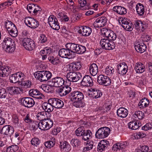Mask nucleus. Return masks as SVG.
I'll use <instances>...</instances> for the list:
<instances>
[{
  "label": "nucleus",
  "mask_w": 152,
  "mask_h": 152,
  "mask_svg": "<svg viewBox=\"0 0 152 152\" xmlns=\"http://www.w3.org/2000/svg\"><path fill=\"white\" fill-rule=\"evenodd\" d=\"M71 101L73 102V105L77 108L83 107L84 103L83 100L84 98L83 94L77 91L72 92L70 94Z\"/></svg>",
  "instance_id": "nucleus-1"
},
{
  "label": "nucleus",
  "mask_w": 152,
  "mask_h": 152,
  "mask_svg": "<svg viewBox=\"0 0 152 152\" xmlns=\"http://www.w3.org/2000/svg\"><path fill=\"white\" fill-rule=\"evenodd\" d=\"M34 76L40 82H45L51 78L52 74L49 71H39L35 72Z\"/></svg>",
  "instance_id": "nucleus-2"
},
{
  "label": "nucleus",
  "mask_w": 152,
  "mask_h": 152,
  "mask_svg": "<svg viewBox=\"0 0 152 152\" xmlns=\"http://www.w3.org/2000/svg\"><path fill=\"white\" fill-rule=\"evenodd\" d=\"M76 135L77 136H83V139L86 141L91 139L92 134L90 130H85L83 127L78 128L75 131Z\"/></svg>",
  "instance_id": "nucleus-3"
},
{
  "label": "nucleus",
  "mask_w": 152,
  "mask_h": 152,
  "mask_svg": "<svg viewBox=\"0 0 152 152\" xmlns=\"http://www.w3.org/2000/svg\"><path fill=\"white\" fill-rule=\"evenodd\" d=\"M100 44L103 49L107 50L113 49L115 46L113 42L107 38L102 39L100 41Z\"/></svg>",
  "instance_id": "nucleus-4"
},
{
  "label": "nucleus",
  "mask_w": 152,
  "mask_h": 152,
  "mask_svg": "<svg viewBox=\"0 0 152 152\" xmlns=\"http://www.w3.org/2000/svg\"><path fill=\"white\" fill-rule=\"evenodd\" d=\"M110 132V129L108 127L100 128L96 132L95 137L96 138L99 139L104 138L108 136Z\"/></svg>",
  "instance_id": "nucleus-5"
},
{
  "label": "nucleus",
  "mask_w": 152,
  "mask_h": 152,
  "mask_svg": "<svg viewBox=\"0 0 152 152\" xmlns=\"http://www.w3.org/2000/svg\"><path fill=\"white\" fill-rule=\"evenodd\" d=\"M53 121L49 119H45L38 124L39 128L42 130H47L50 129L53 125Z\"/></svg>",
  "instance_id": "nucleus-6"
},
{
  "label": "nucleus",
  "mask_w": 152,
  "mask_h": 152,
  "mask_svg": "<svg viewBox=\"0 0 152 152\" xmlns=\"http://www.w3.org/2000/svg\"><path fill=\"white\" fill-rule=\"evenodd\" d=\"M22 43L25 48L29 51L32 50L35 47L34 41L31 39L28 38H24L22 40Z\"/></svg>",
  "instance_id": "nucleus-7"
},
{
  "label": "nucleus",
  "mask_w": 152,
  "mask_h": 152,
  "mask_svg": "<svg viewBox=\"0 0 152 152\" xmlns=\"http://www.w3.org/2000/svg\"><path fill=\"white\" fill-rule=\"evenodd\" d=\"M69 50L66 48L61 49L59 50L58 54L60 57L63 58L69 59L74 58L75 57L74 53Z\"/></svg>",
  "instance_id": "nucleus-8"
},
{
  "label": "nucleus",
  "mask_w": 152,
  "mask_h": 152,
  "mask_svg": "<svg viewBox=\"0 0 152 152\" xmlns=\"http://www.w3.org/2000/svg\"><path fill=\"white\" fill-rule=\"evenodd\" d=\"M14 132V128L10 125H6L0 129V134L3 133L4 135L10 137V139L12 138Z\"/></svg>",
  "instance_id": "nucleus-9"
},
{
  "label": "nucleus",
  "mask_w": 152,
  "mask_h": 152,
  "mask_svg": "<svg viewBox=\"0 0 152 152\" xmlns=\"http://www.w3.org/2000/svg\"><path fill=\"white\" fill-rule=\"evenodd\" d=\"M65 81L61 77H56L53 78L48 83L51 86L57 87L63 86L64 83Z\"/></svg>",
  "instance_id": "nucleus-10"
},
{
  "label": "nucleus",
  "mask_w": 152,
  "mask_h": 152,
  "mask_svg": "<svg viewBox=\"0 0 152 152\" xmlns=\"http://www.w3.org/2000/svg\"><path fill=\"white\" fill-rule=\"evenodd\" d=\"M118 22L126 30L130 31L132 30L133 27L131 23L128 21L127 18L121 17L118 19Z\"/></svg>",
  "instance_id": "nucleus-11"
},
{
  "label": "nucleus",
  "mask_w": 152,
  "mask_h": 152,
  "mask_svg": "<svg viewBox=\"0 0 152 152\" xmlns=\"http://www.w3.org/2000/svg\"><path fill=\"white\" fill-rule=\"evenodd\" d=\"M102 34L109 40H115L117 38L116 34L113 31L106 28H104L102 31Z\"/></svg>",
  "instance_id": "nucleus-12"
},
{
  "label": "nucleus",
  "mask_w": 152,
  "mask_h": 152,
  "mask_svg": "<svg viewBox=\"0 0 152 152\" xmlns=\"http://www.w3.org/2000/svg\"><path fill=\"white\" fill-rule=\"evenodd\" d=\"M24 23L26 25L31 28H36L39 26L38 21L30 17L26 18L24 20Z\"/></svg>",
  "instance_id": "nucleus-13"
},
{
  "label": "nucleus",
  "mask_w": 152,
  "mask_h": 152,
  "mask_svg": "<svg viewBox=\"0 0 152 152\" xmlns=\"http://www.w3.org/2000/svg\"><path fill=\"white\" fill-rule=\"evenodd\" d=\"M97 81L100 84L105 86H109L111 83V81L110 78L103 75H99L98 77Z\"/></svg>",
  "instance_id": "nucleus-14"
},
{
  "label": "nucleus",
  "mask_w": 152,
  "mask_h": 152,
  "mask_svg": "<svg viewBox=\"0 0 152 152\" xmlns=\"http://www.w3.org/2000/svg\"><path fill=\"white\" fill-rule=\"evenodd\" d=\"M27 9L30 13H33L34 15L40 14L42 10L41 8L37 5L32 4L27 5Z\"/></svg>",
  "instance_id": "nucleus-15"
},
{
  "label": "nucleus",
  "mask_w": 152,
  "mask_h": 152,
  "mask_svg": "<svg viewBox=\"0 0 152 152\" xmlns=\"http://www.w3.org/2000/svg\"><path fill=\"white\" fill-rule=\"evenodd\" d=\"M80 73L75 72H70L66 75V78L68 81L72 82L78 81L80 78Z\"/></svg>",
  "instance_id": "nucleus-16"
},
{
  "label": "nucleus",
  "mask_w": 152,
  "mask_h": 152,
  "mask_svg": "<svg viewBox=\"0 0 152 152\" xmlns=\"http://www.w3.org/2000/svg\"><path fill=\"white\" fill-rule=\"evenodd\" d=\"M48 102L52 104L54 107L56 108H60L64 106L63 102L58 98H52L48 100Z\"/></svg>",
  "instance_id": "nucleus-17"
},
{
  "label": "nucleus",
  "mask_w": 152,
  "mask_h": 152,
  "mask_svg": "<svg viewBox=\"0 0 152 152\" xmlns=\"http://www.w3.org/2000/svg\"><path fill=\"white\" fill-rule=\"evenodd\" d=\"M107 19L105 17H101L99 18L94 23L93 26L94 28L102 27L106 24Z\"/></svg>",
  "instance_id": "nucleus-18"
},
{
  "label": "nucleus",
  "mask_w": 152,
  "mask_h": 152,
  "mask_svg": "<svg viewBox=\"0 0 152 152\" xmlns=\"http://www.w3.org/2000/svg\"><path fill=\"white\" fill-rule=\"evenodd\" d=\"M23 75L22 73L19 72L12 74L9 78L10 82L15 83L22 81L23 79Z\"/></svg>",
  "instance_id": "nucleus-19"
},
{
  "label": "nucleus",
  "mask_w": 152,
  "mask_h": 152,
  "mask_svg": "<svg viewBox=\"0 0 152 152\" xmlns=\"http://www.w3.org/2000/svg\"><path fill=\"white\" fill-rule=\"evenodd\" d=\"M128 68L125 62L120 63L117 65L118 73L121 75H125L127 72Z\"/></svg>",
  "instance_id": "nucleus-20"
},
{
  "label": "nucleus",
  "mask_w": 152,
  "mask_h": 152,
  "mask_svg": "<svg viewBox=\"0 0 152 152\" xmlns=\"http://www.w3.org/2000/svg\"><path fill=\"white\" fill-rule=\"evenodd\" d=\"M21 102L25 107L28 108L33 107L35 104V102L33 99L29 97L23 98L21 99Z\"/></svg>",
  "instance_id": "nucleus-21"
},
{
  "label": "nucleus",
  "mask_w": 152,
  "mask_h": 152,
  "mask_svg": "<svg viewBox=\"0 0 152 152\" xmlns=\"http://www.w3.org/2000/svg\"><path fill=\"white\" fill-rule=\"evenodd\" d=\"M12 70L11 67L5 66H2V64L0 68V76L3 77H7L11 73Z\"/></svg>",
  "instance_id": "nucleus-22"
},
{
  "label": "nucleus",
  "mask_w": 152,
  "mask_h": 152,
  "mask_svg": "<svg viewBox=\"0 0 152 152\" xmlns=\"http://www.w3.org/2000/svg\"><path fill=\"white\" fill-rule=\"evenodd\" d=\"M93 81L92 77L89 75L85 76L81 82V84L84 86H93Z\"/></svg>",
  "instance_id": "nucleus-23"
},
{
  "label": "nucleus",
  "mask_w": 152,
  "mask_h": 152,
  "mask_svg": "<svg viewBox=\"0 0 152 152\" xmlns=\"http://www.w3.org/2000/svg\"><path fill=\"white\" fill-rule=\"evenodd\" d=\"M29 93L30 96L37 99H42L44 96L37 89L30 90Z\"/></svg>",
  "instance_id": "nucleus-24"
},
{
  "label": "nucleus",
  "mask_w": 152,
  "mask_h": 152,
  "mask_svg": "<svg viewBox=\"0 0 152 152\" xmlns=\"http://www.w3.org/2000/svg\"><path fill=\"white\" fill-rule=\"evenodd\" d=\"M128 145L126 142L118 143L113 145L112 150L114 151H119L120 150H123Z\"/></svg>",
  "instance_id": "nucleus-25"
},
{
  "label": "nucleus",
  "mask_w": 152,
  "mask_h": 152,
  "mask_svg": "<svg viewBox=\"0 0 152 152\" xmlns=\"http://www.w3.org/2000/svg\"><path fill=\"white\" fill-rule=\"evenodd\" d=\"M7 90L9 94L11 95L20 94L22 93L23 91L22 88L15 86L7 88Z\"/></svg>",
  "instance_id": "nucleus-26"
},
{
  "label": "nucleus",
  "mask_w": 152,
  "mask_h": 152,
  "mask_svg": "<svg viewBox=\"0 0 152 152\" xmlns=\"http://www.w3.org/2000/svg\"><path fill=\"white\" fill-rule=\"evenodd\" d=\"M71 89L70 87L68 86H65L59 89L58 92L61 96H65L70 92Z\"/></svg>",
  "instance_id": "nucleus-27"
},
{
  "label": "nucleus",
  "mask_w": 152,
  "mask_h": 152,
  "mask_svg": "<svg viewBox=\"0 0 152 152\" xmlns=\"http://www.w3.org/2000/svg\"><path fill=\"white\" fill-rule=\"evenodd\" d=\"M134 25L136 29L142 31H143L146 28L145 23L141 20L135 21Z\"/></svg>",
  "instance_id": "nucleus-28"
},
{
  "label": "nucleus",
  "mask_w": 152,
  "mask_h": 152,
  "mask_svg": "<svg viewBox=\"0 0 152 152\" xmlns=\"http://www.w3.org/2000/svg\"><path fill=\"white\" fill-rule=\"evenodd\" d=\"M51 53V49L48 47L44 48L40 52V54L42 56V59L43 60H45Z\"/></svg>",
  "instance_id": "nucleus-29"
},
{
  "label": "nucleus",
  "mask_w": 152,
  "mask_h": 152,
  "mask_svg": "<svg viewBox=\"0 0 152 152\" xmlns=\"http://www.w3.org/2000/svg\"><path fill=\"white\" fill-rule=\"evenodd\" d=\"M51 114L50 113L45 111H42L38 113L37 115V118L38 120L42 121L46 119V117L48 118L50 117Z\"/></svg>",
  "instance_id": "nucleus-30"
},
{
  "label": "nucleus",
  "mask_w": 152,
  "mask_h": 152,
  "mask_svg": "<svg viewBox=\"0 0 152 152\" xmlns=\"http://www.w3.org/2000/svg\"><path fill=\"white\" fill-rule=\"evenodd\" d=\"M128 110L124 107H121L118 109L117 111V115L121 118H126L128 114Z\"/></svg>",
  "instance_id": "nucleus-31"
},
{
  "label": "nucleus",
  "mask_w": 152,
  "mask_h": 152,
  "mask_svg": "<svg viewBox=\"0 0 152 152\" xmlns=\"http://www.w3.org/2000/svg\"><path fill=\"white\" fill-rule=\"evenodd\" d=\"M60 147L61 151L69 152L71 150V147L68 143L66 141L60 142Z\"/></svg>",
  "instance_id": "nucleus-32"
},
{
  "label": "nucleus",
  "mask_w": 152,
  "mask_h": 152,
  "mask_svg": "<svg viewBox=\"0 0 152 152\" xmlns=\"http://www.w3.org/2000/svg\"><path fill=\"white\" fill-rule=\"evenodd\" d=\"M98 69V66L95 63H92L88 66L89 72L93 76H95L97 74Z\"/></svg>",
  "instance_id": "nucleus-33"
},
{
  "label": "nucleus",
  "mask_w": 152,
  "mask_h": 152,
  "mask_svg": "<svg viewBox=\"0 0 152 152\" xmlns=\"http://www.w3.org/2000/svg\"><path fill=\"white\" fill-rule=\"evenodd\" d=\"M134 47L136 50L140 53L144 52L147 48L146 45L143 43H137L136 44Z\"/></svg>",
  "instance_id": "nucleus-34"
},
{
  "label": "nucleus",
  "mask_w": 152,
  "mask_h": 152,
  "mask_svg": "<svg viewBox=\"0 0 152 152\" xmlns=\"http://www.w3.org/2000/svg\"><path fill=\"white\" fill-rule=\"evenodd\" d=\"M79 33L81 34L82 36L86 37L89 36L92 32L91 28L86 26L83 27L82 30L78 31Z\"/></svg>",
  "instance_id": "nucleus-35"
},
{
  "label": "nucleus",
  "mask_w": 152,
  "mask_h": 152,
  "mask_svg": "<svg viewBox=\"0 0 152 152\" xmlns=\"http://www.w3.org/2000/svg\"><path fill=\"white\" fill-rule=\"evenodd\" d=\"M113 10L114 11L121 15H124L127 13L126 9L125 7L119 6H114Z\"/></svg>",
  "instance_id": "nucleus-36"
},
{
  "label": "nucleus",
  "mask_w": 152,
  "mask_h": 152,
  "mask_svg": "<svg viewBox=\"0 0 152 152\" xmlns=\"http://www.w3.org/2000/svg\"><path fill=\"white\" fill-rule=\"evenodd\" d=\"M149 104V102L148 98L144 97L139 102L138 106L141 109H144L148 107Z\"/></svg>",
  "instance_id": "nucleus-37"
},
{
  "label": "nucleus",
  "mask_w": 152,
  "mask_h": 152,
  "mask_svg": "<svg viewBox=\"0 0 152 152\" xmlns=\"http://www.w3.org/2000/svg\"><path fill=\"white\" fill-rule=\"evenodd\" d=\"M145 66L140 62H137L135 64V69L137 73H141L145 71Z\"/></svg>",
  "instance_id": "nucleus-38"
},
{
  "label": "nucleus",
  "mask_w": 152,
  "mask_h": 152,
  "mask_svg": "<svg viewBox=\"0 0 152 152\" xmlns=\"http://www.w3.org/2000/svg\"><path fill=\"white\" fill-rule=\"evenodd\" d=\"M82 65V64L80 62H76L75 63L71 64L69 65V68L73 71H77L81 69Z\"/></svg>",
  "instance_id": "nucleus-39"
},
{
  "label": "nucleus",
  "mask_w": 152,
  "mask_h": 152,
  "mask_svg": "<svg viewBox=\"0 0 152 152\" xmlns=\"http://www.w3.org/2000/svg\"><path fill=\"white\" fill-rule=\"evenodd\" d=\"M79 45L74 43H69L66 44L65 46L66 48L70 49L69 50L72 51H73L75 55L77 49Z\"/></svg>",
  "instance_id": "nucleus-40"
},
{
  "label": "nucleus",
  "mask_w": 152,
  "mask_h": 152,
  "mask_svg": "<svg viewBox=\"0 0 152 152\" xmlns=\"http://www.w3.org/2000/svg\"><path fill=\"white\" fill-rule=\"evenodd\" d=\"M136 10L137 13L140 15H143L145 12L144 6L141 4L138 3L136 6Z\"/></svg>",
  "instance_id": "nucleus-41"
},
{
  "label": "nucleus",
  "mask_w": 152,
  "mask_h": 152,
  "mask_svg": "<svg viewBox=\"0 0 152 152\" xmlns=\"http://www.w3.org/2000/svg\"><path fill=\"white\" fill-rule=\"evenodd\" d=\"M91 94L94 98L97 99L101 97L102 95V92L100 90L93 89L91 91Z\"/></svg>",
  "instance_id": "nucleus-42"
},
{
  "label": "nucleus",
  "mask_w": 152,
  "mask_h": 152,
  "mask_svg": "<svg viewBox=\"0 0 152 152\" xmlns=\"http://www.w3.org/2000/svg\"><path fill=\"white\" fill-rule=\"evenodd\" d=\"M14 42L11 38L9 37L6 36L3 41V44L4 47L11 45H13Z\"/></svg>",
  "instance_id": "nucleus-43"
},
{
  "label": "nucleus",
  "mask_w": 152,
  "mask_h": 152,
  "mask_svg": "<svg viewBox=\"0 0 152 152\" xmlns=\"http://www.w3.org/2000/svg\"><path fill=\"white\" fill-rule=\"evenodd\" d=\"M79 3L80 5V9L83 10H88L89 7L87 5V1L86 0H78Z\"/></svg>",
  "instance_id": "nucleus-44"
},
{
  "label": "nucleus",
  "mask_w": 152,
  "mask_h": 152,
  "mask_svg": "<svg viewBox=\"0 0 152 152\" xmlns=\"http://www.w3.org/2000/svg\"><path fill=\"white\" fill-rule=\"evenodd\" d=\"M42 107L44 110L46 112H50L52 111L53 110V106L52 104H50L48 102V103L45 102L43 104Z\"/></svg>",
  "instance_id": "nucleus-45"
},
{
  "label": "nucleus",
  "mask_w": 152,
  "mask_h": 152,
  "mask_svg": "<svg viewBox=\"0 0 152 152\" xmlns=\"http://www.w3.org/2000/svg\"><path fill=\"white\" fill-rule=\"evenodd\" d=\"M114 71L115 70L113 67L107 66L105 68L104 72L107 75L112 76L114 74Z\"/></svg>",
  "instance_id": "nucleus-46"
},
{
  "label": "nucleus",
  "mask_w": 152,
  "mask_h": 152,
  "mask_svg": "<svg viewBox=\"0 0 152 152\" xmlns=\"http://www.w3.org/2000/svg\"><path fill=\"white\" fill-rule=\"evenodd\" d=\"M128 128L132 130H136L139 127V124H137V122L136 121H133L129 122L128 124Z\"/></svg>",
  "instance_id": "nucleus-47"
},
{
  "label": "nucleus",
  "mask_w": 152,
  "mask_h": 152,
  "mask_svg": "<svg viewBox=\"0 0 152 152\" xmlns=\"http://www.w3.org/2000/svg\"><path fill=\"white\" fill-rule=\"evenodd\" d=\"M4 24L8 31L16 26L11 21L8 20L4 21Z\"/></svg>",
  "instance_id": "nucleus-48"
},
{
  "label": "nucleus",
  "mask_w": 152,
  "mask_h": 152,
  "mask_svg": "<svg viewBox=\"0 0 152 152\" xmlns=\"http://www.w3.org/2000/svg\"><path fill=\"white\" fill-rule=\"evenodd\" d=\"M104 142L103 141H101L98 145L97 150L102 152L105 151V150L107 148V144H104Z\"/></svg>",
  "instance_id": "nucleus-49"
},
{
  "label": "nucleus",
  "mask_w": 152,
  "mask_h": 152,
  "mask_svg": "<svg viewBox=\"0 0 152 152\" xmlns=\"http://www.w3.org/2000/svg\"><path fill=\"white\" fill-rule=\"evenodd\" d=\"M54 21L53 22L52 24L50 25V27L53 29L56 30H59L60 28L59 23L57 18H56L54 19Z\"/></svg>",
  "instance_id": "nucleus-50"
},
{
  "label": "nucleus",
  "mask_w": 152,
  "mask_h": 152,
  "mask_svg": "<svg viewBox=\"0 0 152 152\" xmlns=\"http://www.w3.org/2000/svg\"><path fill=\"white\" fill-rule=\"evenodd\" d=\"M8 32L9 34L13 37H15L18 36V31L16 26Z\"/></svg>",
  "instance_id": "nucleus-51"
},
{
  "label": "nucleus",
  "mask_w": 152,
  "mask_h": 152,
  "mask_svg": "<svg viewBox=\"0 0 152 152\" xmlns=\"http://www.w3.org/2000/svg\"><path fill=\"white\" fill-rule=\"evenodd\" d=\"M134 116L135 118H137L140 120L142 119L144 117V113L140 111H137L135 112Z\"/></svg>",
  "instance_id": "nucleus-52"
},
{
  "label": "nucleus",
  "mask_w": 152,
  "mask_h": 152,
  "mask_svg": "<svg viewBox=\"0 0 152 152\" xmlns=\"http://www.w3.org/2000/svg\"><path fill=\"white\" fill-rule=\"evenodd\" d=\"M86 50V48L85 47L79 45L78 46L76 53L78 54H82L84 53Z\"/></svg>",
  "instance_id": "nucleus-53"
},
{
  "label": "nucleus",
  "mask_w": 152,
  "mask_h": 152,
  "mask_svg": "<svg viewBox=\"0 0 152 152\" xmlns=\"http://www.w3.org/2000/svg\"><path fill=\"white\" fill-rule=\"evenodd\" d=\"M4 48L7 53H12L15 50V45L13 44L8 46L4 47Z\"/></svg>",
  "instance_id": "nucleus-54"
},
{
  "label": "nucleus",
  "mask_w": 152,
  "mask_h": 152,
  "mask_svg": "<svg viewBox=\"0 0 152 152\" xmlns=\"http://www.w3.org/2000/svg\"><path fill=\"white\" fill-rule=\"evenodd\" d=\"M139 151L141 152H148L150 149H149L148 146L145 145H140L138 148Z\"/></svg>",
  "instance_id": "nucleus-55"
},
{
  "label": "nucleus",
  "mask_w": 152,
  "mask_h": 152,
  "mask_svg": "<svg viewBox=\"0 0 152 152\" xmlns=\"http://www.w3.org/2000/svg\"><path fill=\"white\" fill-rule=\"evenodd\" d=\"M112 82L113 86L116 87L119 85L121 84L120 79L117 76L114 77L111 81Z\"/></svg>",
  "instance_id": "nucleus-56"
},
{
  "label": "nucleus",
  "mask_w": 152,
  "mask_h": 152,
  "mask_svg": "<svg viewBox=\"0 0 152 152\" xmlns=\"http://www.w3.org/2000/svg\"><path fill=\"white\" fill-rule=\"evenodd\" d=\"M51 86L50 85L49 86L48 85L44 84L41 86V87L42 89L45 92L48 93H51L52 92Z\"/></svg>",
  "instance_id": "nucleus-57"
},
{
  "label": "nucleus",
  "mask_w": 152,
  "mask_h": 152,
  "mask_svg": "<svg viewBox=\"0 0 152 152\" xmlns=\"http://www.w3.org/2000/svg\"><path fill=\"white\" fill-rule=\"evenodd\" d=\"M55 139H53L51 140L46 142L45 144V146L47 148H50L53 147L55 145Z\"/></svg>",
  "instance_id": "nucleus-58"
},
{
  "label": "nucleus",
  "mask_w": 152,
  "mask_h": 152,
  "mask_svg": "<svg viewBox=\"0 0 152 152\" xmlns=\"http://www.w3.org/2000/svg\"><path fill=\"white\" fill-rule=\"evenodd\" d=\"M40 140L39 138L35 137L32 139L31 140V143L34 146H37L40 143Z\"/></svg>",
  "instance_id": "nucleus-59"
},
{
  "label": "nucleus",
  "mask_w": 152,
  "mask_h": 152,
  "mask_svg": "<svg viewBox=\"0 0 152 152\" xmlns=\"http://www.w3.org/2000/svg\"><path fill=\"white\" fill-rule=\"evenodd\" d=\"M146 134L142 132H138L134 134V137L135 139H138L145 137Z\"/></svg>",
  "instance_id": "nucleus-60"
},
{
  "label": "nucleus",
  "mask_w": 152,
  "mask_h": 152,
  "mask_svg": "<svg viewBox=\"0 0 152 152\" xmlns=\"http://www.w3.org/2000/svg\"><path fill=\"white\" fill-rule=\"evenodd\" d=\"M7 94L6 90L4 88H0V98H5Z\"/></svg>",
  "instance_id": "nucleus-61"
},
{
  "label": "nucleus",
  "mask_w": 152,
  "mask_h": 152,
  "mask_svg": "<svg viewBox=\"0 0 152 152\" xmlns=\"http://www.w3.org/2000/svg\"><path fill=\"white\" fill-rule=\"evenodd\" d=\"M93 146L92 143L89 142L87 144L86 147L83 148V152L89 151L92 149Z\"/></svg>",
  "instance_id": "nucleus-62"
},
{
  "label": "nucleus",
  "mask_w": 152,
  "mask_h": 152,
  "mask_svg": "<svg viewBox=\"0 0 152 152\" xmlns=\"http://www.w3.org/2000/svg\"><path fill=\"white\" fill-rule=\"evenodd\" d=\"M70 143L73 146L76 147L80 144V141L78 139L72 138L70 141Z\"/></svg>",
  "instance_id": "nucleus-63"
},
{
  "label": "nucleus",
  "mask_w": 152,
  "mask_h": 152,
  "mask_svg": "<svg viewBox=\"0 0 152 152\" xmlns=\"http://www.w3.org/2000/svg\"><path fill=\"white\" fill-rule=\"evenodd\" d=\"M152 128V122L146 124L142 127V129L145 131L151 129Z\"/></svg>",
  "instance_id": "nucleus-64"
}]
</instances>
